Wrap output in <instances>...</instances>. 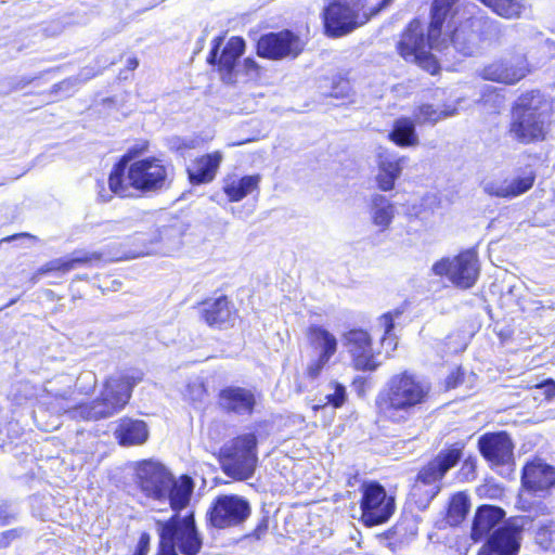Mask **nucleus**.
<instances>
[{
    "label": "nucleus",
    "mask_w": 555,
    "mask_h": 555,
    "mask_svg": "<svg viewBox=\"0 0 555 555\" xmlns=\"http://www.w3.org/2000/svg\"><path fill=\"white\" fill-rule=\"evenodd\" d=\"M150 149L147 141L127 149L113 164L107 176V188L103 181L96 183L100 203L114 197L130 199L158 193L171 184L173 168L170 163L156 155L140 157Z\"/></svg>",
    "instance_id": "obj_1"
},
{
    "label": "nucleus",
    "mask_w": 555,
    "mask_h": 555,
    "mask_svg": "<svg viewBox=\"0 0 555 555\" xmlns=\"http://www.w3.org/2000/svg\"><path fill=\"white\" fill-rule=\"evenodd\" d=\"M459 2L460 0H433L427 36L423 33L422 21L417 17L413 18L408 23L397 42L398 54L406 62H414L430 75L438 74L440 64L430 50L440 39L444 25L457 14Z\"/></svg>",
    "instance_id": "obj_2"
},
{
    "label": "nucleus",
    "mask_w": 555,
    "mask_h": 555,
    "mask_svg": "<svg viewBox=\"0 0 555 555\" xmlns=\"http://www.w3.org/2000/svg\"><path fill=\"white\" fill-rule=\"evenodd\" d=\"M430 385L410 371L393 374L375 398L379 422L402 425L430 398Z\"/></svg>",
    "instance_id": "obj_3"
},
{
    "label": "nucleus",
    "mask_w": 555,
    "mask_h": 555,
    "mask_svg": "<svg viewBox=\"0 0 555 555\" xmlns=\"http://www.w3.org/2000/svg\"><path fill=\"white\" fill-rule=\"evenodd\" d=\"M508 133L520 144H534L546 140L554 124V100L539 89L519 94L511 107Z\"/></svg>",
    "instance_id": "obj_4"
},
{
    "label": "nucleus",
    "mask_w": 555,
    "mask_h": 555,
    "mask_svg": "<svg viewBox=\"0 0 555 555\" xmlns=\"http://www.w3.org/2000/svg\"><path fill=\"white\" fill-rule=\"evenodd\" d=\"M144 372L140 369H127L106 376L98 396L91 401L79 402L67 410L72 418L99 421L109 418L130 403L133 390L143 382Z\"/></svg>",
    "instance_id": "obj_5"
},
{
    "label": "nucleus",
    "mask_w": 555,
    "mask_h": 555,
    "mask_svg": "<svg viewBox=\"0 0 555 555\" xmlns=\"http://www.w3.org/2000/svg\"><path fill=\"white\" fill-rule=\"evenodd\" d=\"M135 483L146 499L159 503L168 501L176 513L188 507L194 491L191 476L183 474L176 478L163 463L151 459L138 463Z\"/></svg>",
    "instance_id": "obj_6"
},
{
    "label": "nucleus",
    "mask_w": 555,
    "mask_h": 555,
    "mask_svg": "<svg viewBox=\"0 0 555 555\" xmlns=\"http://www.w3.org/2000/svg\"><path fill=\"white\" fill-rule=\"evenodd\" d=\"M466 442L446 444L433 459L420 467L409 490V501L418 511L426 509L442 489V480L464 456Z\"/></svg>",
    "instance_id": "obj_7"
},
{
    "label": "nucleus",
    "mask_w": 555,
    "mask_h": 555,
    "mask_svg": "<svg viewBox=\"0 0 555 555\" xmlns=\"http://www.w3.org/2000/svg\"><path fill=\"white\" fill-rule=\"evenodd\" d=\"M390 2L380 0L367 9V0H327L321 12L323 33L330 38L344 37L366 24Z\"/></svg>",
    "instance_id": "obj_8"
},
{
    "label": "nucleus",
    "mask_w": 555,
    "mask_h": 555,
    "mask_svg": "<svg viewBox=\"0 0 555 555\" xmlns=\"http://www.w3.org/2000/svg\"><path fill=\"white\" fill-rule=\"evenodd\" d=\"M157 555H198L203 547V538L197 529L194 512L184 516L179 513L167 520H158Z\"/></svg>",
    "instance_id": "obj_9"
},
{
    "label": "nucleus",
    "mask_w": 555,
    "mask_h": 555,
    "mask_svg": "<svg viewBox=\"0 0 555 555\" xmlns=\"http://www.w3.org/2000/svg\"><path fill=\"white\" fill-rule=\"evenodd\" d=\"M222 473L235 481L251 478L258 466V438L255 433H243L224 443L218 452Z\"/></svg>",
    "instance_id": "obj_10"
},
{
    "label": "nucleus",
    "mask_w": 555,
    "mask_h": 555,
    "mask_svg": "<svg viewBox=\"0 0 555 555\" xmlns=\"http://www.w3.org/2000/svg\"><path fill=\"white\" fill-rule=\"evenodd\" d=\"M360 521L366 527L386 524L396 512V498L376 480L363 481L360 486Z\"/></svg>",
    "instance_id": "obj_11"
},
{
    "label": "nucleus",
    "mask_w": 555,
    "mask_h": 555,
    "mask_svg": "<svg viewBox=\"0 0 555 555\" xmlns=\"http://www.w3.org/2000/svg\"><path fill=\"white\" fill-rule=\"evenodd\" d=\"M251 514L249 502L237 494L217 495L209 504L205 521L207 528L224 530L243 526Z\"/></svg>",
    "instance_id": "obj_12"
},
{
    "label": "nucleus",
    "mask_w": 555,
    "mask_h": 555,
    "mask_svg": "<svg viewBox=\"0 0 555 555\" xmlns=\"http://www.w3.org/2000/svg\"><path fill=\"white\" fill-rule=\"evenodd\" d=\"M431 272L437 276L447 278L460 289L472 288L479 276L478 254L474 249H464L453 257H442L434 262Z\"/></svg>",
    "instance_id": "obj_13"
},
{
    "label": "nucleus",
    "mask_w": 555,
    "mask_h": 555,
    "mask_svg": "<svg viewBox=\"0 0 555 555\" xmlns=\"http://www.w3.org/2000/svg\"><path fill=\"white\" fill-rule=\"evenodd\" d=\"M495 22L489 17L469 16L455 24L449 31L453 48L464 56L472 55L481 43L494 37Z\"/></svg>",
    "instance_id": "obj_14"
},
{
    "label": "nucleus",
    "mask_w": 555,
    "mask_h": 555,
    "mask_svg": "<svg viewBox=\"0 0 555 555\" xmlns=\"http://www.w3.org/2000/svg\"><path fill=\"white\" fill-rule=\"evenodd\" d=\"M224 36L218 35L211 39L210 50L206 56L208 65L212 66L225 85L236 83V66L245 53L246 42L241 36H232L224 43Z\"/></svg>",
    "instance_id": "obj_15"
},
{
    "label": "nucleus",
    "mask_w": 555,
    "mask_h": 555,
    "mask_svg": "<svg viewBox=\"0 0 555 555\" xmlns=\"http://www.w3.org/2000/svg\"><path fill=\"white\" fill-rule=\"evenodd\" d=\"M341 339L353 371L372 373L380 367V351L374 349V339L367 330L351 327L344 332Z\"/></svg>",
    "instance_id": "obj_16"
},
{
    "label": "nucleus",
    "mask_w": 555,
    "mask_h": 555,
    "mask_svg": "<svg viewBox=\"0 0 555 555\" xmlns=\"http://www.w3.org/2000/svg\"><path fill=\"white\" fill-rule=\"evenodd\" d=\"M305 41L291 29H282L261 35L255 46L259 57L280 61L296 59L305 50Z\"/></svg>",
    "instance_id": "obj_17"
},
{
    "label": "nucleus",
    "mask_w": 555,
    "mask_h": 555,
    "mask_svg": "<svg viewBox=\"0 0 555 555\" xmlns=\"http://www.w3.org/2000/svg\"><path fill=\"white\" fill-rule=\"evenodd\" d=\"M307 344L310 349L317 352V358L311 360L306 369L305 376L317 379L338 349L336 336L320 324H311L306 328Z\"/></svg>",
    "instance_id": "obj_18"
},
{
    "label": "nucleus",
    "mask_w": 555,
    "mask_h": 555,
    "mask_svg": "<svg viewBox=\"0 0 555 555\" xmlns=\"http://www.w3.org/2000/svg\"><path fill=\"white\" fill-rule=\"evenodd\" d=\"M199 320L214 330H228L234 326L238 310L232 298L225 294L205 297L195 305Z\"/></svg>",
    "instance_id": "obj_19"
},
{
    "label": "nucleus",
    "mask_w": 555,
    "mask_h": 555,
    "mask_svg": "<svg viewBox=\"0 0 555 555\" xmlns=\"http://www.w3.org/2000/svg\"><path fill=\"white\" fill-rule=\"evenodd\" d=\"M477 449L491 468L508 466L514 463L515 444L505 430L482 434L477 440Z\"/></svg>",
    "instance_id": "obj_20"
},
{
    "label": "nucleus",
    "mask_w": 555,
    "mask_h": 555,
    "mask_svg": "<svg viewBox=\"0 0 555 555\" xmlns=\"http://www.w3.org/2000/svg\"><path fill=\"white\" fill-rule=\"evenodd\" d=\"M103 261L102 251L75 250L70 256L52 259L39 267L31 274L30 282L37 283L46 275L61 276L78 268H91Z\"/></svg>",
    "instance_id": "obj_21"
},
{
    "label": "nucleus",
    "mask_w": 555,
    "mask_h": 555,
    "mask_svg": "<svg viewBox=\"0 0 555 555\" xmlns=\"http://www.w3.org/2000/svg\"><path fill=\"white\" fill-rule=\"evenodd\" d=\"M521 533V527L505 522L488 535L477 555H518Z\"/></svg>",
    "instance_id": "obj_22"
},
{
    "label": "nucleus",
    "mask_w": 555,
    "mask_h": 555,
    "mask_svg": "<svg viewBox=\"0 0 555 555\" xmlns=\"http://www.w3.org/2000/svg\"><path fill=\"white\" fill-rule=\"evenodd\" d=\"M218 409L228 415H247L255 413L257 397L251 389L241 386H227L217 393Z\"/></svg>",
    "instance_id": "obj_23"
},
{
    "label": "nucleus",
    "mask_w": 555,
    "mask_h": 555,
    "mask_svg": "<svg viewBox=\"0 0 555 555\" xmlns=\"http://www.w3.org/2000/svg\"><path fill=\"white\" fill-rule=\"evenodd\" d=\"M520 481L530 493H548L555 487V468L538 459L529 461L521 469Z\"/></svg>",
    "instance_id": "obj_24"
},
{
    "label": "nucleus",
    "mask_w": 555,
    "mask_h": 555,
    "mask_svg": "<svg viewBox=\"0 0 555 555\" xmlns=\"http://www.w3.org/2000/svg\"><path fill=\"white\" fill-rule=\"evenodd\" d=\"M222 160L223 153L219 150L195 156L185 168L189 183L193 186L211 183Z\"/></svg>",
    "instance_id": "obj_25"
},
{
    "label": "nucleus",
    "mask_w": 555,
    "mask_h": 555,
    "mask_svg": "<svg viewBox=\"0 0 555 555\" xmlns=\"http://www.w3.org/2000/svg\"><path fill=\"white\" fill-rule=\"evenodd\" d=\"M113 434L118 446L129 448L144 444L149 440L150 429L145 421L124 416L117 422Z\"/></svg>",
    "instance_id": "obj_26"
},
{
    "label": "nucleus",
    "mask_w": 555,
    "mask_h": 555,
    "mask_svg": "<svg viewBox=\"0 0 555 555\" xmlns=\"http://www.w3.org/2000/svg\"><path fill=\"white\" fill-rule=\"evenodd\" d=\"M405 157H397L388 151L377 154V175L375 177L378 190L388 192L395 189L396 181L400 178Z\"/></svg>",
    "instance_id": "obj_27"
},
{
    "label": "nucleus",
    "mask_w": 555,
    "mask_h": 555,
    "mask_svg": "<svg viewBox=\"0 0 555 555\" xmlns=\"http://www.w3.org/2000/svg\"><path fill=\"white\" fill-rule=\"evenodd\" d=\"M261 176L259 173L237 176L227 175L222 179V192L230 203H237L253 193L259 192Z\"/></svg>",
    "instance_id": "obj_28"
},
{
    "label": "nucleus",
    "mask_w": 555,
    "mask_h": 555,
    "mask_svg": "<svg viewBox=\"0 0 555 555\" xmlns=\"http://www.w3.org/2000/svg\"><path fill=\"white\" fill-rule=\"evenodd\" d=\"M530 69L527 65H515L505 61H494L482 68V77L486 80L514 85L524 79Z\"/></svg>",
    "instance_id": "obj_29"
},
{
    "label": "nucleus",
    "mask_w": 555,
    "mask_h": 555,
    "mask_svg": "<svg viewBox=\"0 0 555 555\" xmlns=\"http://www.w3.org/2000/svg\"><path fill=\"white\" fill-rule=\"evenodd\" d=\"M504 517L505 512L499 506L489 504L478 506L472 524V539L479 541L486 535H489Z\"/></svg>",
    "instance_id": "obj_30"
},
{
    "label": "nucleus",
    "mask_w": 555,
    "mask_h": 555,
    "mask_svg": "<svg viewBox=\"0 0 555 555\" xmlns=\"http://www.w3.org/2000/svg\"><path fill=\"white\" fill-rule=\"evenodd\" d=\"M537 179L534 170H524L511 179H504L491 194L499 198L518 197L532 189Z\"/></svg>",
    "instance_id": "obj_31"
},
{
    "label": "nucleus",
    "mask_w": 555,
    "mask_h": 555,
    "mask_svg": "<svg viewBox=\"0 0 555 555\" xmlns=\"http://www.w3.org/2000/svg\"><path fill=\"white\" fill-rule=\"evenodd\" d=\"M387 138L399 147H411L418 144L415 122L409 117L396 119Z\"/></svg>",
    "instance_id": "obj_32"
},
{
    "label": "nucleus",
    "mask_w": 555,
    "mask_h": 555,
    "mask_svg": "<svg viewBox=\"0 0 555 555\" xmlns=\"http://www.w3.org/2000/svg\"><path fill=\"white\" fill-rule=\"evenodd\" d=\"M494 15L512 21L519 20L526 10L525 0H476Z\"/></svg>",
    "instance_id": "obj_33"
},
{
    "label": "nucleus",
    "mask_w": 555,
    "mask_h": 555,
    "mask_svg": "<svg viewBox=\"0 0 555 555\" xmlns=\"http://www.w3.org/2000/svg\"><path fill=\"white\" fill-rule=\"evenodd\" d=\"M372 222L379 227L380 231L387 230L395 217V207L383 195L376 194L372 197Z\"/></svg>",
    "instance_id": "obj_34"
},
{
    "label": "nucleus",
    "mask_w": 555,
    "mask_h": 555,
    "mask_svg": "<svg viewBox=\"0 0 555 555\" xmlns=\"http://www.w3.org/2000/svg\"><path fill=\"white\" fill-rule=\"evenodd\" d=\"M470 502L465 492H456L449 501L446 519L452 526L460 525L467 516Z\"/></svg>",
    "instance_id": "obj_35"
},
{
    "label": "nucleus",
    "mask_w": 555,
    "mask_h": 555,
    "mask_svg": "<svg viewBox=\"0 0 555 555\" xmlns=\"http://www.w3.org/2000/svg\"><path fill=\"white\" fill-rule=\"evenodd\" d=\"M450 114L449 112L435 108L431 104L425 103L417 106L414 117L415 121L420 125H434Z\"/></svg>",
    "instance_id": "obj_36"
},
{
    "label": "nucleus",
    "mask_w": 555,
    "mask_h": 555,
    "mask_svg": "<svg viewBox=\"0 0 555 555\" xmlns=\"http://www.w3.org/2000/svg\"><path fill=\"white\" fill-rule=\"evenodd\" d=\"M402 312L403 311L398 308L392 311L385 312L379 317V321L384 327V334L380 338L382 343L387 340L392 335V331L395 328V319L399 318Z\"/></svg>",
    "instance_id": "obj_37"
},
{
    "label": "nucleus",
    "mask_w": 555,
    "mask_h": 555,
    "mask_svg": "<svg viewBox=\"0 0 555 555\" xmlns=\"http://www.w3.org/2000/svg\"><path fill=\"white\" fill-rule=\"evenodd\" d=\"M332 386L334 388V392L326 395V397H325L326 404L332 405L334 409H339L347 401L346 387L338 382H334L332 384Z\"/></svg>",
    "instance_id": "obj_38"
},
{
    "label": "nucleus",
    "mask_w": 555,
    "mask_h": 555,
    "mask_svg": "<svg viewBox=\"0 0 555 555\" xmlns=\"http://www.w3.org/2000/svg\"><path fill=\"white\" fill-rule=\"evenodd\" d=\"M351 387L359 397L364 398L372 387L371 378L358 375L351 380Z\"/></svg>",
    "instance_id": "obj_39"
},
{
    "label": "nucleus",
    "mask_w": 555,
    "mask_h": 555,
    "mask_svg": "<svg viewBox=\"0 0 555 555\" xmlns=\"http://www.w3.org/2000/svg\"><path fill=\"white\" fill-rule=\"evenodd\" d=\"M23 528H12L0 533V550L8 548L23 535Z\"/></svg>",
    "instance_id": "obj_40"
},
{
    "label": "nucleus",
    "mask_w": 555,
    "mask_h": 555,
    "mask_svg": "<svg viewBox=\"0 0 555 555\" xmlns=\"http://www.w3.org/2000/svg\"><path fill=\"white\" fill-rule=\"evenodd\" d=\"M465 379V372L461 367H456L450 372L446 378V385L448 388L459 387Z\"/></svg>",
    "instance_id": "obj_41"
},
{
    "label": "nucleus",
    "mask_w": 555,
    "mask_h": 555,
    "mask_svg": "<svg viewBox=\"0 0 555 555\" xmlns=\"http://www.w3.org/2000/svg\"><path fill=\"white\" fill-rule=\"evenodd\" d=\"M151 545V534L146 531L140 533L135 550L132 555H147Z\"/></svg>",
    "instance_id": "obj_42"
},
{
    "label": "nucleus",
    "mask_w": 555,
    "mask_h": 555,
    "mask_svg": "<svg viewBox=\"0 0 555 555\" xmlns=\"http://www.w3.org/2000/svg\"><path fill=\"white\" fill-rule=\"evenodd\" d=\"M270 518L268 515H263L257 522L256 527L251 531L250 535L257 540L264 537L269 531Z\"/></svg>",
    "instance_id": "obj_43"
},
{
    "label": "nucleus",
    "mask_w": 555,
    "mask_h": 555,
    "mask_svg": "<svg viewBox=\"0 0 555 555\" xmlns=\"http://www.w3.org/2000/svg\"><path fill=\"white\" fill-rule=\"evenodd\" d=\"M194 147H195V144L193 141L185 140V139H178L172 143L170 150H171V152H173L176 154L183 155L185 152L191 151Z\"/></svg>",
    "instance_id": "obj_44"
},
{
    "label": "nucleus",
    "mask_w": 555,
    "mask_h": 555,
    "mask_svg": "<svg viewBox=\"0 0 555 555\" xmlns=\"http://www.w3.org/2000/svg\"><path fill=\"white\" fill-rule=\"evenodd\" d=\"M533 387L543 389L545 399L551 400V399L555 398V380L554 379L547 378L543 382L535 384Z\"/></svg>",
    "instance_id": "obj_45"
},
{
    "label": "nucleus",
    "mask_w": 555,
    "mask_h": 555,
    "mask_svg": "<svg viewBox=\"0 0 555 555\" xmlns=\"http://www.w3.org/2000/svg\"><path fill=\"white\" fill-rule=\"evenodd\" d=\"M243 69H244V73L247 75H249V74L258 75L260 72V66L253 57H246L243 61Z\"/></svg>",
    "instance_id": "obj_46"
},
{
    "label": "nucleus",
    "mask_w": 555,
    "mask_h": 555,
    "mask_svg": "<svg viewBox=\"0 0 555 555\" xmlns=\"http://www.w3.org/2000/svg\"><path fill=\"white\" fill-rule=\"evenodd\" d=\"M73 86V82L70 79H64L57 83H55L49 91L50 94L56 93L60 90L67 89Z\"/></svg>",
    "instance_id": "obj_47"
},
{
    "label": "nucleus",
    "mask_w": 555,
    "mask_h": 555,
    "mask_svg": "<svg viewBox=\"0 0 555 555\" xmlns=\"http://www.w3.org/2000/svg\"><path fill=\"white\" fill-rule=\"evenodd\" d=\"M476 464H477V459H476V456H474V455H472V454H470V455H468V456L464 460V462H463V467H464V468H468L470 472H473V473H474V472H475V469H476Z\"/></svg>",
    "instance_id": "obj_48"
},
{
    "label": "nucleus",
    "mask_w": 555,
    "mask_h": 555,
    "mask_svg": "<svg viewBox=\"0 0 555 555\" xmlns=\"http://www.w3.org/2000/svg\"><path fill=\"white\" fill-rule=\"evenodd\" d=\"M22 237H31V235L29 233H25V232H22V233H15V234H12V235H8L5 237H2L0 240V244L1 243H9V242H12V241H15L17 238H22Z\"/></svg>",
    "instance_id": "obj_49"
},
{
    "label": "nucleus",
    "mask_w": 555,
    "mask_h": 555,
    "mask_svg": "<svg viewBox=\"0 0 555 555\" xmlns=\"http://www.w3.org/2000/svg\"><path fill=\"white\" fill-rule=\"evenodd\" d=\"M138 66H139V60L137 59V56H131L127 60L126 68L128 70H134L138 68Z\"/></svg>",
    "instance_id": "obj_50"
},
{
    "label": "nucleus",
    "mask_w": 555,
    "mask_h": 555,
    "mask_svg": "<svg viewBox=\"0 0 555 555\" xmlns=\"http://www.w3.org/2000/svg\"><path fill=\"white\" fill-rule=\"evenodd\" d=\"M12 518H13V516L10 515V514H7V513L2 514V513H0V525L1 526L8 525L11 521Z\"/></svg>",
    "instance_id": "obj_51"
},
{
    "label": "nucleus",
    "mask_w": 555,
    "mask_h": 555,
    "mask_svg": "<svg viewBox=\"0 0 555 555\" xmlns=\"http://www.w3.org/2000/svg\"><path fill=\"white\" fill-rule=\"evenodd\" d=\"M82 298H83V296H82V295H80V294H76V293H74V292L72 293V300H73V301H75V300H77V299H82Z\"/></svg>",
    "instance_id": "obj_52"
},
{
    "label": "nucleus",
    "mask_w": 555,
    "mask_h": 555,
    "mask_svg": "<svg viewBox=\"0 0 555 555\" xmlns=\"http://www.w3.org/2000/svg\"><path fill=\"white\" fill-rule=\"evenodd\" d=\"M540 513L542 515H547L550 513V511L545 505H542V506H540Z\"/></svg>",
    "instance_id": "obj_53"
},
{
    "label": "nucleus",
    "mask_w": 555,
    "mask_h": 555,
    "mask_svg": "<svg viewBox=\"0 0 555 555\" xmlns=\"http://www.w3.org/2000/svg\"><path fill=\"white\" fill-rule=\"evenodd\" d=\"M88 279V275L87 274H77L75 278H74V281L76 280H87Z\"/></svg>",
    "instance_id": "obj_54"
},
{
    "label": "nucleus",
    "mask_w": 555,
    "mask_h": 555,
    "mask_svg": "<svg viewBox=\"0 0 555 555\" xmlns=\"http://www.w3.org/2000/svg\"><path fill=\"white\" fill-rule=\"evenodd\" d=\"M322 408H324V405H322V404H314V405H312V411L313 412H318Z\"/></svg>",
    "instance_id": "obj_55"
},
{
    "label": "nucleus",
    "mask_w": 555,
    "mask_h": 555,
    "mask_svg": "<svg viewBox=\"0 0 555 555\" xmlns=\"http://www.w3.org/2000/svg\"><path fill=\"white\" fill-rule=\"evenodd\" d=\"M16 301H17V298L11 299L10 302L8 304V306H11V305L15 304Z\"/></svg>",
    "instance_id": "obj_56"
}]
</instances>
